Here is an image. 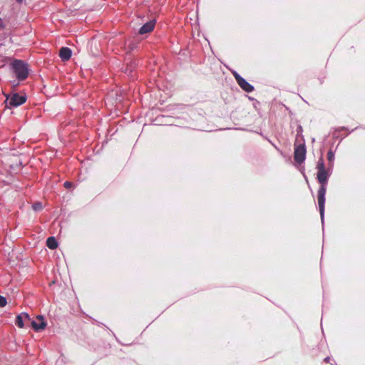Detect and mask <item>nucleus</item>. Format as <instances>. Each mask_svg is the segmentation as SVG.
Here are the masks:
<instances>
[{
  "label": "nucleus",
  "instance_id": "1",
  "mask_svg": "<svg viewBox=\"0 0 365 365\" xmlns=\"http://www.w3.org/2000/svg\"><path fill=\"white\" fill-rule=\"evenodd\" d=\"M331 175V172L329 169L317 172V180L320 184V187L318 190V205L320 213V217L322 224L324 220V210H325V195L327 191L326 185L329 178Z\"/></svg>",
  "mask_w": 365,
  "mask_h": 365
},
{
  "label": "nucleus",
  "instance_id": "2",
  "mask_svg": "<svg viewBox=\"0 0 365 365\" xmlns=\"http://www.w3.org/2000/svg\"><path fill=\"white\" fill-rule=\"evenodd\" d=\"M11 69L19 81L25 80L29 75L28 65L21 60H14L11 64Z\"/></svg>",
  "mask_w": 365,
  "mask_h": 365
},
{
  "label": "nucleus",
  "instance_id": "3",
  "mask_svg": "<svg viewBox=\"0 0 365 365\" xmlns=\"http://www.w3.org/2000/svg\"><path fill=\"white\" fill-rule=\"evenodd\" d=\"M306 152L304 144L295 146L294 151V161L299 165L304 163L306 158Z\"/></svg>",
  "mask_w": 365,
  "mask_h": 365
},
{
  "label": "nucleus",
  "instance_id": "4",
  "mask_svg": "<svg viewBox=\"0 0 365 365\" xmlns=\"http://www.w3.org/2000/svg\"><path fill=\"white\" fill-rule=\"evenodd\" d=\"M26 101V96L19 95V93H14L9 98V103L10 106L17 107L24 103Z\"/></svg>",
  "mask_w": 365,
  "mask_h": 365
},
{
  "label": "nucleus",
  "instance_id": "5",
  "mask_svg": "<svg viewBox=\"0 0 365 365\" xmlns=\"http://www.w3.org/2000/svg\"><path fill=\"white\" fill-rule=\"evenodd\" d=\"M47 325L46 322L44 320V318L42 315H38L36 317V320H33L31 322L32 328L36 331H39L43 330Z\"/></svg>",
  "mask_w": 365,
  "mask_h": 365
},
{
  "label": "nucleus",
  "instance_id": "6",
  "mask_svg": "<svg viewBox=\"0 0 365 365\" xmlns=\"http://www.w3.org/2000/svg\"><path fill=\"white\" fill-rule=\"evenodd\" d=\"M155 20L153 19L144 24L139 29L138 33L141 35L151 32L155 25Z\"/></svg>",
  "mask_w": 365,
  "mask_h": 365
},
{
  "label": "nucleus",
  "instance_id": "7",
  "mask_svg": "<svg viewBox=\"0 0 365 365\" xmlns=\"http://www.w3.org/2000/svg\"><path fill=\"white\" fill-rule=\"evenodd\" d=\"M237 83L240 87L247 93H251L254 91V86L248 83L244 78H238Z\"/></svg>",
  "mask_w": 365,
  "mask_h": 365
},
{
  "label": "nucleus",
  "instance_id": "8",
  "mask_svg": "<svg viewBox=\"0 0 365 365\" xmlns=\"http://www.w3.org/2000/svg\"><path fill=\"white\" fill-rule=\"evenodd\" d=\"M72 55L71 50L68 47H62L59 51V56L62 61H68Z\"/></svg>",
  "mask_w": 365,
  "mask_h": 365
},
{
  "label": "nucleus",
  "instance_id": "9",
  "mask_svg": "<svg viewBox=\"0 0 365 365\" xmlns=\"http://www.w3.org/2000/svg\"><path fill=\"white\" fill-rule=\"evenodd\" d=\"M46 245L51 250H55L58 247L57 240L54 237H49L46 240Z\"/></svg>",
  "mask_w": 365,
  "mask_h": 365
},
{
  "label": "nucleus",
  "instance_id": "10",
  "mask_svg": "<svg viewBox=\"0 0 365 365\" xmlns=\"http://www.w3.org/2000/svg\"><path fill=\"white\" fill-rule=\"evenodd\" d=\"M327 159L329 160V166L331 168L334 165V153L329 150L327 153Z\"/></svg>",
  "mask_w": 365,
  "mask_h": 365
},
{
  "label": "nucleus",
  "instance_id": "11",
  "mask_svg": "<svg viewBox=\"0 0 365 365\" xmlns=\"http://www.w3.org/2000/svg\"><path fill=\"white\" fill-rule=\"evenodd\" d=\"M317 169L318 172L327 170L325 168V164H324L322 156H321L318 160V163L317 165Z\"/></svg>",
  "mask_w": 365,
  "mask_h": 365
},
{
  "label": "nucleus",
  "instance_id": "12",
  "mask_svg": "<svg viewBox=\"0 0 365 365\" xmlns=\"http://www.w3.org/2000/svg\"><path fill=\"white\" fill-rule=\"evenodd\" d=\"M16 324L19 327V328H23L24 327V319L21 317V315L19 314L16 318Z\"/></svg>",
  "mask_w": 365,
  "mask_h": 365
},
{
  "label": "nucleus",
  "instance_id": "13",
  "mask_svg": "<svg viewBox=\"0 0 365 365\" xmlns=\"http://www.w3.org/2000/svg\"><path fill=\"white\" fill-rule=\"evenodd\" d=\"M32 207L35 211H40L43 208V205L41 202H37L33 204Z\"/></svg>",
  "mask_w": 365,
  "mask_h": 365
},
{
  "label": "nucleus",
  "instance_id": "14",
  "mask_svg": "<svg viewBox=\"0 0 365 365\" xmlns=\"http://www.w3.org/2000/svg\"><path fill=\"white\" fill-rule=\"evenodd\" d=\"M7 301L6 299L0 295V307H4L6 305Z\"/></svg>",
  "mask_w": 365,
  "mask_h": 365
},
{
  "label": "nucleus",
  "instance_id": "15",
  "mask_svg": "<svg viewBox=\"0 0 365 365\" xmlns=\"http://www.w3.org/2000/svg\"><path fill=\"white\" fill-rule=\"evenodd\" d=\"M232 74L235 77L236 81H237L238 78H242L236 71H232Z\"/></svg>",
  "mask_w": 365,
  "mask_h": 365
},
{
  "label": "nucleus",
  "instance_id": "16",
  "mask_svg": "<svg viewBox=\"0 0 365 365\" xmlns=\"http://www.w3.org/2000/svg\"><path fill=\"white\" fill-rule=\"evenodd\" d=\"M64 187L66 188V189H70L73 187V183L71 182H69V181H66L63 184Z\"/></svg>",
  "mask_w": 365,
  "mask_h": 365
},
{
  "label": "nucleus",
  "instance_id": "17",
  "mask_svg": "<svg viewBox=\"0 0 365 365\" xmlns=\"http://www.w3.org/2000/svg\"><path fill=\"white\" fill-rule=\"evenodd\" d=\"M20 315H21L23 319L24 318L25 319H28V320L31 319L29 314L26 312H22L20 314Z\"/></svg>",
  "mask_w": 365,
  "mask_h": 365
},
{
  "label": "nucleus",
  "instance_id": "18",
  "mask_svg": "<svg viewBox=\"0 0 365 365\" xmlns=\"http://www.w3.org/2000/svg\"><path fill=\"white\" fill-rule=\"evenodd\" d=\"M324 361L326 362V363H329V361H330V357L329 356H327Z\"/></svg>",
  "mask_w": 365,
  "mask_h": 365
},
{
  "label": "nucleus",
  "instance_id": "19",
  "mask_svg": "<svg viewBox=\"0 0 365 365\" xmlns=\"http://www.w3.org/2000/svg\"><path fill=\"white\" fill-rule=\"evenodd\" d=\"M346 129H347V128H345V127H341V128H340V130H346Z\"/></svg>",
  "mask_w": 365,
  "mask_h": 365
},
{
  "label": "nucleus",
  "instance_id": "20",
  "mask_svg": "<svg viewBox=\"0 0 365 365\" xmlns=\"http://www.w3.org/2000/svg\"><path fill=\"white\" fill-rule=\"evenodd\" d=\"M3 27V25L0 24V29Z\"/></svg>",
  "mask_w": 365,
  "mask_h": 365
},
{
  "label": "nucleus",
  "instance_id": "21",
  "mask_svg": "<svg viewBox=\"0 0 365 365\" xmlns=\"http://www.w3.org/2000/svg\"><path fill=\"white\" fill-rule=\"evenodd\" d=\"M22 0H16V1L18 2H21Z\"/></svg>",
  "mask_w": 365,
  "mask_h": 365
}]
</instances>
